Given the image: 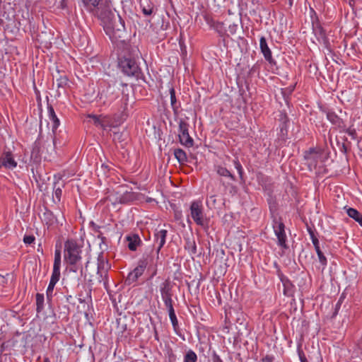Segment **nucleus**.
<instances>
[{
    "instance_id": "25",
    "label": "nucleus",
    "mask_w": 362,
    "mask_h": 362,
    "mask_svg": "<svg viewBox=\"0 0 362 362\" xmlns=\"http://www.w3.org/2000/svg\"><path fill=\"white\" fill-rule=\"evenodd\" d=\"M59 278H60V273H52L49 284L47 288V296L48 299L52 298L54 288L56 284L57 283V281L59 280Z\"/></svg>"
},
{
    "instance_id": "12",
    "label": "nucleus",
    "mask_w": 362,
    "mask_h": 362,
    "mask_svg": "<svg viewBox=\"0 0 362 362\" xmlns=\"http://www.w3.org/2000/svg\"><path fill=\"white\" fill-rule=\"evenodd\" d=\"M44 142L41 147V151H44L43 158L45 160L49 159V156L55 152V138L52 135H47L46 139L44 137Z\"/></svg>"
},
{
    "instance_id": "23",
    "label": "nucleus",
    "mask_w": 362,
    "mask_h": 362,
    "mask_svg": "<svg viewBox=\"0 0 362 362\" xmlns=\"http://www.w3.org/2000/svg\"><path fill=\"white\" fill-rule=\"evenodd\" d=\"M97 265L98 272H108L111 268L110 263L104 257L103 252L98 255Z\"/></svg>"
},
{
    "instance_id": "58",
    "label": "nucleus",
    "mask_w": 362,
    "mask_h": 362,
    "mask_svg": "<svg viewBox=\"0 0 362 362\" xmlns=\"http://www.w3.org/2000/svg\"><path fill=\"white\" fill-rule=\"evenodd\" d=\"M90 227L91 228V229L93 230V231L95 233H98L99 232L100 230V226H99L98 225H97L95 223H94L93 221H90Z\"/></svg>"
},
{
    "instance_id": "35",
    "label": "nucleus",
    "mask_w": 362,
    "mask_h": 362,
    "mask_svg": "<svg viewBox=\"0 0 362 362\" xmlns=\"http://www.w3.org/2000/svg\"><path fill=\"white\" fill-rule=\"evenodd\" d=\"M167 309L168 310L169 317L172 322V325L174 329H176V328L178 327V321L175 313V310L173 308V305L168 307Z\"/></svg>"
},
{
    "instance_id": "39",
    "label": "nucleus",
    "mask_w": 362,
    "mask_h": 362,
    "mask_svg": "<svg viewBox=\"0 0 362 362\" xmlns=\"http://www.w3.org/2000/svg\"><path fill=\"white\" fill-rule=\"evenodd\" d=\"M211 26L214 28V30L217 33H218L221 35H223L225 34L226 30L224 27V23L222 22L218 21H214L213 22Z\"/></svg>"
},
{
    "instance_id": "19",
    "label": "nucleus",
    "mask_w": 362,
    "mask_h": 362,
    "mask_svg": "<svg viewBox=\"0 0 362 362\" xmlns=\"http://www.w3.org/2000/svg\"><path fill=\"white\" fill-rule=\"evenodd\" d=\"M279 279L282 282L284 286V294L286 296H291L293 292V284L292 281L286 276L284 275L283 273H278Z\"/></svg>"
},
{
    "instance_id": "4",
    "label": "nucleus",
    "mask_w": 362,
    "mask_h": 362,
    "mask_svg": "<svg viewBox=\"0 0 362 362\" xmlns=\"http://www.w3.org/2000/svg\"><path fill=\"white\" fill-rule=\"evenodd\" d=\"M118 66L124 75L134 77L136 80L145 81V76L134 58L130 56L119 57L118 59Z\"/></svg>"
},
{
    "instance_id": "40",
    "label": "nucleus",
    "mask_w": 362,
    "mask_h": 362,
    "mask_svg": "<svg viewBox=\"0 0 362 362\" xmlns=\"http://www.w3.org/2000/svg\"><path fill=\"white\" fill-rule=\"evenodd\" d=\"M296 85H291L286 88L282 89V94L285 99V100L287 102L289 96L292 94L293 90H295Z\"/></svg>"
},
{
    "instance_id": "46",
    "label": "nucleus",
    "mask_w": 362,
    "mask_h": 362,
    "mask_svg": "<svg viewBox=\"0 0 362 362\" xmlns=\"http://www.w3.org/2000/svg\"><path fill=\"white\" fill-rule=\"evenodd\" d=\"M56 83L58 88H64L67 85L68 78L66 76H61L56 80Z\"/></svg>"
},
{
    "instance_id": "34",
    "label": "nucleus",
    "mask_w": 362,
    "mask_h": 362,
    "mask_svg": "<svg viewBox=\"0 0 362 362\" xmlns=\"http://www.w3.org/2000/svg\"><path fill=\"white\" fill-rule=\"evenodd\" d=\"M37 260L35 259H31L25 262L24 265V271L27 272H36L37 270Z\"/></svg>"
},
{
    "instance_id": "36",
    "label": "nucleus",
    "mask_w": 362,
    "mask_h": 362,
    "mask_svg": "<svg viewBox=\"0 0 362 362\" xmlns=\"http://www.w3.org/2000/svg\"><path fill=\"white\" fill-rule=\"evenodd\" d=\"M143 273H128L127 276L125 278L124 284L126 285H131L136 281L138 278L141 276Z\"/></svg>"
},
{
    "instance_id": "31",
    "label": "nucleus",
    "mask_w": 362,
    "mask_h": 362,
    "mask_svg": "<svg viewBox=\"0 0 362 362\" xmlns=\"http://www.w3.org/2000/svg\"><path fill=\"white\" fill-rule=\"evenodd\" d=\"M174 156L181 165L187 162V156L185 151L181 148H175L174 150Z\"/></svg>"
},
{
    "instance_id": "37",
    "label": "nucleus",
    "mask_w": 362,
    "mask_h": 362,
    "mask_svg": "<svg viewBox=\"0 0 362 362\" xmlns=\"http://www.w3.org/2000/svg\"><path fill=\"white\" fill-rule=\"evenodd\" d=\"M197 355L196 353L189 349L188 350L185 356H184V362H197Z\"/></svg>"
},
{
    "instance_id": "61",
    "label": "nucleus",
    "mask_w": 362,
    "mask_h": 362,
    "mask_svg": "<svg viewBox=\"0 0 362 362\" xmlns=\"http://www.w3.org/2000/svg\"><path fill=\"white\" fill-rule=\"evenodd\" d=\"M236 315H237V317L235 320H236L237 322H239L240 325H242L243 320L244 318V315H243V313H236Z\"/></svg>"
},
{
    "instance_id": "56",
    "label": "nucleus",
    "mask_w": 362,
    "mask_h": 362,
    "mask_svg": "<svg viewBox=\"0 0 362 362\" xmlns=\"http://www.w3.org/2000/svg\"><path fill=\"white\" fill-rule=\"evenodd\" d=\"M297 352H298V357H299V359L301 360L304 358H305V354L304 353V351H303V349H301V344H299L298 345V347H297Z\"/></svg>"
},
{
    "instance_id": "47",
    "label": "nucleus",
    "mask_w": 362,
    "mask_h": 362,
    "mask_svg": "<svg viewBox=\"0 0 362 362\" xmlns=\"http://www.w3.org/2000/svg\"><path fill=\"white\" fill-rule=\"evenodd\" d=\"M260 66H261V63L257 62L250 69V74H255V73L259 74V70H260Z\"/></svg>"
},
{
    "instance_id": "55",
    "label": "nucleus",
    "mask_w": 362,
    "mask_h": 362,
    "mask_svg": "<svg viewBox=\"0 0 362 362\" xmlns=\"http://www.w3.org/2000/svg\"><path fill=\"white\" fill-rule=\"evenodd\" d=\"M101 242L100 243V248L102 250H105L107 248V238L103 236L101 239H100Z\"/></svg>"
},
{
    "instance_id": "22",
    "label": "nucleus",
    "mask_w": 362,
    "mask_h": 362,
    "mask_svg": "<svg viewBox=\"0 0 362 362\" xmlns=\"http://www.w3.org/2000/svg\"><path fill=\"white\" fill-rule=\"evenodd\" d=\"M140 7L146 16H150L154 13V5L150 0H140Z\"/></svg>"
},
{
    "instance_id": "59",
    "label": "nucleus",
    "mask_w": 362,
    "mask_h": 362,
    "mask_svg": "<svg viewBox=\"0 0 362 362\" xmlns=\"http://www.w3.org/2000/svg\"><path fill=\"white\" fill-rule=\"evenodd\" d=\"M274 360V357L272 355H266L264 356L260 362H273Z\"/></svg>"
},
{
    "instance_id": "49",
    "label": "nucleus",
    "mask_w": 362,
    "mask_h": 362,
    "mask_svg": "<svg viewBox=\"0 0 362 362\" xmlns=\"http://www.w3.org/2000/svg\"><path fill=\"white\" fill-rule=\"evenodd\" d=\"M90 117L93 119L94 124L96 126H100V127H101L103 128L105 127V125L103 124V122L98 116H96V115H91Z\"/></svg>"
},
{
    "instance_id": "2",
    "label": "nucleus",
    "mask_w": 362,
    "mask_h": 362,
    "mask_svg": "<svg viewBox=\"0 0 362 362\" xmlns=\"http://www.w3.org/2000/svg\"><path fill=\"white\" fill-rule=\"evenodd\" d=\"M64 261L67 264L66 272H83L81 264V249L74 240H67L64 243Z\"/></svg>"
},
{
    "instance_id": "3",
    "label": "nucleus",
    "mask_w": 362,
    "mask_h": 362,
    "mask_svg": "<svg viewBox=\"0 0 362 362\" xmlns=\"http://www.w3.org/2000/svg\"><path fill=\"white\" fill-rule=\"evenodd\" d=\"M16 4L10 2L4 4L2 9H0V30L13 33L18 29V24L16 18Z\"/></svg>"
},
{
    "instance_id": "41",
    "label": "nucleus",
    "mask_w": 362,
    "mask_h": 362,
    "mask_svg": "<svg viewBox=\"0 0 362 362\" xmlns=\"http://www.w3.org/2000/svg\"><path fill=\"white\" fill-rule=\"evenodd\" d=\"M189 280H190V281L189 282L188 280H186L187 281V284L189 286L190 284L191 285H196L197 287L199 286L200 285V283L202 281H203L204 279H205V276H203L202 275V273H199V278H197V279H191V276H189Z\"/></svg>"
},
{
    "instance_id": "16",
    "label": "nucleus",
    "mask_w": 362,
    "mask_h": 362,
    "mask_svg": "<svg viewBox=\"0 0 362 362\" xmlns=\"http://www.w3.org/2000/svg\"><path fill=\"white\" fill-rule=\"evenodd\" d=\"M0 165L7 169H13L17 166V162L11 151H4L0 157Z\"/></svg>"
},
{
    "instance_id": "51",
    "label": "nucleus",
    "mask_w": 362,
    "mask_h": 362,
    "mask_svg": "<svg viewBox=\"0 0 362 362\" xmlns=\"http://www.w3.org/2000/svg\"><path fill=\"white\" fill-rule=\"evenodd\" d=\"M337 145L339 146V151L341 153H343L344 154L347 153V152H348V146H347V145L344 142L341 144L339 141H337Z\"/></svg>"
},
{
    "instance_id": "13",
    "label": "nucleus",
    "mask_w": 362,
    "mask_h": 362,
    "mask_svg": "<svg viewBox=\"0 0 362 362\" xmlns=\"http://www.w3.org/2000/svg\"><path fill=\"white\" fill-rule=\"evenodd\" d=\"M259 47L264 59L269 63L271 66H276V60L272 57V53L269 47L265 37L262 36L259 40Z\"/></svg>"
},
{
    "instance_id": "64",
    "label": "nucleus",
    "mask_w": 362,
    "mask_h": 362,
    "mask_svg": "<svg viewBox=\"0 0 362 362\" xmlns=\"http://www.w3.org/2000/svg\"><path fill=\"white\" fill-rule=\"evenodd\" d=\"M226 317L228 318V319H234V317L233 316L231 310H230L228 313H226Z\"/></svg>"
},
{
    "instance_id": "50",
    "label": "nucleus",
    "mask_w": 362,
    "mask_h": 362,
    "mask_svg": "<svg viewBox=\"0 0 362 362\" xmlns=\"http://www.w3.org/2000/svg\"><path fill=\"white\" fill-rule=\"evenodd\" d=\"M56 185H57V182H54V195H55L56 198L58 199V201L59 202L61 199L62 194V190L61 187H56Z\"/></svg>"
},
{
    "instance_id": "53",
    "label": "nucleus",
    "mask_w": 362,
    "mask_h": 362,
    "mask_svg": "<svg viewBox=\"0 0 362 362\" xmlns=\"http://www.w3.org/2000/svg\"><path fill=\"white\" fill-rule=\"evenodd\" d=\"M124 110H123V111L122 112V115H121V118L122 119H125L126 117H127V114L125 112V110L127 109V100H128V96L127 95L124 97Z\"/></svg>"
},
{
    "instance_id": "7",
    "label": "nucleus",
    "mask_w": 362,
    "mask_h": 362,
    "mask_svg": "<svg viewBox=\"0 0 362 362\" xmlns=\"http://www.w3.org/2000/svg\"><path fill=\"white\" fill-rule=\"evenodd\" d=\"M273 228L274 233L277 238V244L283 249H288V245L286 244V235L285 233V225L281 221V218H274L273 219Z\"/></svg>"
},
{
    "instance_id": "27",
    "label": "nucleus",
    "mask_w": 362,
    "mask_h": 362,
    "mask_svg": "<svg viewBox=\"0 0 362 362\" xmlns=\"http://www.w3.org/2000/svg\"><path fill=\"white\" fill-rule=\"evenodd\" d=\"M47 110H48L49 117L50 120H52L53 122L52 129L53 134H54L55 131L57 130V129L58 128V127L60 124V122H59V119H58V117H57L54 110L52 105H48Z\"/></svg>"
},
{
    "instance_id": "6",
    "label": "nucleus",
    "mask_w": 362,
    "mask_h": 362,
    "mask_svg": "<svg viewBox=\"0 0 362 362\" xmlns=\"http://www.w3.org/2000/svg\"><path fill=\"white\" fill-rule=\"evenodd\" d=\"M190 216L194 223L203 228L204 230L209 228V218L204 212L203 205L201 201H194L191 203Z\"/></svg>"
},
{
    "instance_id": "15",
    "label": "nucleus",
    "mask_w": 362,
    "mask_h": 362,
    "mask_svg": "<svg viewBox=\"0 0 362 362\" xmlns=\"http://www.w3.org/2000/svg\"><path fill=\"white\" fill-rule=\"evenodd\" d=\"M324 113H325L327 119L337 128L345 130V124L341 118H340L334 112L328 110L323 109L322 110Z\"/></svg>"
},
{
    "instance_id": "26",
    "label": "nucleus",
    "mask_w": 362,
    "mask_h": 362,
    "mask_svg": "<svg viewBox=\"0 0 362 362\" xmlns=\"http://www.w3.org/2000/svg\"><path fill=\"white\" fill-rule=\"evenodd\" d=\"M185 240V249L189 252L191 255L197 254V245L194 238H187Z\"/></svg>"
},
{
    "instance_id": "21",
    "label": "nucleus",
    "mask_w": 362,
    "mask_h": 362,
    "mask_svg": "<svg viewBox=\"0 0 362 362\" xmlns=\"http://www.w3.org/2000/svg\"><path fill=\"white\" fill-rule=\"evenodd\" d=\"M126 240L128 242V248L131 251H136L138 246L142 243L139 235L135 233L127 235Z\"/></svg>"
},
{
    "instance_id": "29",
    "label": "nucleus",
    "mask_w": 362,
    "mask_h": 362,
    "mask_svg": "<svg viewBox=\"0 0 362 362\" xmlns=\"http://www.w3.org/2000/svg\"><path fill=\"white\" fill-rule=\"evenodd\" d=\"M344 209L346 210V214L349 217L362 226V214L358 210L354 208H346V206Z\"/></svg>"
},
{
    "instance_id": "33",
    "label": "nucleus",
    "mask_w": 362,
    "mask_h": 362,
    "mask_svg": "<svg viewBox=\"0 0 362 362\" xmlns=\"http://www.w3.org/2000/svg\"><path fill=\"white\" fill-rule=\"evenodd\" d=\"M36 311L40 313L44 309V295L42 293H37L36 294Z\"/></svg>"
},
{
    "instance_id": "60",
    "label": "nucleus",
    "mask_w": 362,
    "mask_h": 362,
    "mask_svg": "<svg viewBox=\"0 0 362 362\" xmlns=\"http://www.w3.org/2000/svg\"><path fill=\"white\" fill-rule=\"evenodd\" d=\"M168 362H175L176 356L173 354V351L170 350L168 352Z\"/></svg>"
},
{
    "instance_id": "38",
    "label": "nucleus",
    "mask_w": 362,
    "mask_h": 362,
    "mask_svg": "<svg viewBox=\"0 0 362 362\" xmlns=\"http://www.w3.org/2000/svg\"><path fill=\"white\" fill-rule=\"evenodd\" d=\"M315 247V250L317 254L319 260L322 264H326L327 263V259L325 257L323 252L321 251L320 247V243L317 241V243H313Z\"/></svg>"
},
{
    "instance_id": "57",
    "label": "nucleus",
    "mask_w": 362,
    "mask_h": 362,
    "mask_svg": "<svg viewBox=\"0 0 362 362\" xmlns=\"http://www.w3.org/2000/svg\"><path fill=\"white\" fill-rule=\"evenodd\" d=\"M212 362H223L221 357L216 354V351H214L211 356Z\"/></svg>"
},
{
    "instance_id": "62",
    "label": "nucleus",
    "mask_w": 362,
    "mask_h": 362,
    "mask_svg": "<svg viewBox=\"0 0 362 362\" xmlns=\"http://www.w3.org/2000/svg\"><path fill=\"white\" fill-rule=\"evenodd\" d=\"M123 134L121 132H115L114 133V140H118L119 141H122L124 140L122 139Z\"/></svg>"
},
{
    "instance_id": "32",
    "label": "nucleus",
    "mask_w": 362,
    "mask_h": 362,
    "mask_svg": "<svg viewBox=\"0 0 362 362\" xmlns=\"http://www.w3.org/2000/svg\"><path fill=\"white\" fill-rule=\"evenodd\" d=\"M61 265V250L56 248L52 272H59Z\"/></svg>"
},
{
    "instance_id": "45",
    "label": "nucleus",
    "mask_w": 362,
    "mask_h": 362,
    "mask_svg": "<svg viewBox=\"0 0 362 362\" xmlns=\"http://www.w3.org/2000/svg\"><path fill=\"white\" fill-rule=\"evenodd\" d=\"M117 328L122 332L124 333L127 329V325L124 322V320L122 318L117 320Z\"/></svg>"
},
{
    "instance_id": "43",
    "label": "nucleus",
    "mask_w": 362,
    "mask_h": 362,
    "mask_svg": "<svg viewBox=\"0 0 362 362\" xmlns=\"http://www.w3.org/2000/svg\"><path fill=\"white\" fill-rule=\"evenodd\" d=\"M206 206L209 209H214L216 206V195H211L206 198Z\"/></svg>"
},
{
    "instance_id": "30",
    "label": "nucleus",
    "mask_w": 362,
    "mask_h": 362,
    "mask_svg": "<svg viewBox=\"0 0 362 362\" xmlns=\"http://www.w3.org/2000/svg\"><path fill=\"white\" fill-rule=\"evenodd\" d=\"M170 105L172 107V109L175 114H177L179 111V108L180 107V104L177 103L175 95V90L174 88H170Z\"/></svg>"
},
{
    "instance_id": "48",
    "label": "nucleus",
    "mask_w": 362,
    "mask_h": 362,
    "mask_svg": "<svg viewBox=\"0 0 362 362\" xmlns=\"http://www.w3.org/2000/svg\"><path fill=\"white\" fill-rule=\"evenodd\" d=\"M340 132H346L349 135H350L351 136V138L353 139H355L356 138V132L354 129H351V128H346L345 127V130H341L340 129Z\"/></svg>"
},
{
    "instance_id": "5",
    "label": "nucleus",
    "mask_w": 362,
    "mask_h": 362,
    "mask_svg": "<svg viewBox=\"0 0 362 362\" xmlns=\"http://www.w3.org/2000/svg\"><path fill=\"white\" fill-rule=\"evenodd\" d=\"M158 255L156 253L153 247L148 248L143 254L142 258L139 261L138 265L132 272H144L147 269L148 272L156 271V262Z\"/></svg>"
},
{
    "instance_id": "10",
    "label": "nucleus",
    "mask_w": 362,
    "mask_h": 362,
    "mask_svg": "<svg viewBox=\"0 0 362 362\" xmlns=\"http://www.w3.org/2000/svg\"><path fill=\"white\" fill-rule=\"evenodd\" d=\"M173 285L169 279L165 280L160 286L162 300L166 308L173 306Z\"/></svg>"
},
{
    "instance_id": "63",
    "label": "nucleus",
    "mask_w": 362,
    "mask_h": 362,
    "mask_svg": "<svg viewBox=\"0 0 362 362\" xmlns=\"http://www.w3.org/2000/svg\"><path fill=\"white\" fill-rule=\"evenodd\" d=\"M182 216V213L181 211H175V217L176 219H180Z\"/></svg>"
},
{
    "instance_id": "54",
    "label": "nucleus",
    "mask_w": 362,
    "mask_h": 362,
    "mask_svg": "<svg viewBox=\"0 0 362 362\" xmlns=\"http://www.w3.org/2000/svg\"><path fill=\"white\" fill-rule=\"evenodd\" d=\"M35 240V238L33 235H25L23 238V242L28 245L33 243Z\"/></svg>"
},
{
    "instance_id": "8",
    "label": "nucleus",
    "mask_w": 362,
    "mask_h": 362,
    "mask_svg": "<svg viewBox=\"0 0 362 362\" xmlns=\"http://www.w3.org/2000/svg\"><path fill=\"white\" fill-rule=\"evenodd\" d=\"M179 140L182 145L186 147H192L194 140L189 134V124L180 119L179 122Z\"/></svg>"
},
{
    "instance_id": "28",
    "label": "nucleus",
    "mask_w": 362,
    "mask_h": 362,
    "mask_svg": "<svg viewBox=\"0 0 362 362\" xmlns=\"http://www.w3.org/2000/svg\"><path fill=\"white\" fill-rule=\"evenodd\" d=\"M215 171L221 177L229 178L232 181H235V177L226 168L221 165H215Z\"/></svg>"
},
{
    "instance_id": "11",
    "label": "nucleus",
    "mask_w": 362,
    "mask_h": 362,
    "mask_svg": "<svg viewBox=\"0 0 362 362\" xmlns=\"http://www.w3.org/2000/svg\"><path fill=\"white\" fill-rule=\"evenodd\" d=\"M44 141V135L40 133L37 139L34 142L30 154V160L36 164L40 163L43 158L44 151H41V147Z\"/></svg>"
},
{
    "instance_id": "18",
    "label": "nucleus",
    "mask_w": 362,
    "mask_h": 362,
    "mask_svg": "<svg viewBox=\"0 0 362 362\" xmlns=\"http://www.w3.org/2000/svg\"><path fill=\"white\" fill-rule=\"evenodd\" d=\"M168 231L165 229L158 230L156 229V232L154 234L155 241L158 244L157 249L156 250V253L158 255L159 251L163 247L165 243V238L167 236Z\"/></svg>"
},
{
    "instance_id": "24",
    "label": "nucleus",
    "mask_w": 362,
    "mask_h": 362,
    "mask_svg": "<svg viewBox=\"0 0 362 362\" xmlns=\"http://www.w3.org/2000/svg\"><path fill=\"white\" fill-rule=\"evenodd\" d=\"M267 196V204L269 206L271 216L274 219V218H276L275 216V214L277 213L278 211V203L276 202V197L274 196L273 194H269Z\"/></svg>"
},
{
    "instance_id": "52",
    "label": "nucleus",
    "mask_w": 362,
    "mask_h": 362,
    "mask_svg": "<svg viewBox=\"0 0 362 362\" xmlns=\"http://www.w3.org/2000/svg\"><path fill=\"white\" fill-rule=\"evenodd\" d=\"M308 232L310 236L313 243H317L318 240L317 238L315 236L314 231L311 228H308Z\"/></svg>"
},
{
    "instance_id": "42",
    "label": "nucleus",
    "mask_w": 362,
    "mask_h": 362,
    "mask_svg": "<svg viewBox=\"0 0 362 362\" xmlns=\"http://www.w3.org/2000/svg\"><path fill=\"white\" fill-rule=\"evenodd\" d=\"M233 165H234L235 168L238 170V173L239 174V176H240V178L241 181L244 182V180H243L244 170H243L242 165L240 164V163L238 160V159L236 158V159L233 160Z\"/></svg>"
},
{
    "instance_id": "17",
    "label": "nucleus",
    "mask_w": 362,
    "mask_h": 362,
    "mask_svg": "<svg viewBox=\"0 0 362 362\" xmlns=\"http://www.w3.org/2000/svg\"><path fill=\"white\" fill-rule=\"evenodd\" d=\"M259 184L262 187L267 194H271L274 192V183L272 182V179L263 174H260L257 176Z\"/></svg>"
},
{
    "instance_id": "9",
    "label": "nucleus",
    "mask_w": 362,
    "mask_h": 362,
    "mask_svg": "<svg viewBox=\"0 0 362 362\" xmlns=\"http://www.w3.org/2000/svg\"><path fill=\"white\" fill-rule=\"evenodd\" d=\"M303 158L305 160V164L308 166L309 171L311 172L316 169L319 160L321 158V153L315 148H311L304 152Z\"/></svg>"
},
{
    "instance_id": "20",
    "label": "nucleus",
    "mask_w": 362,
    "mask_h": 362,
    "mask_svg": "<svg viewBox=\"0 0 362 362\" xmlns=\"http://www.w3.org/2000/svg\"><path fill=\"white\" fill-rule=\"evenodd\" d=\"M313 30L318 40L327 41L326 32L317 19L313 21Z\"/></svg>"
},
{
    "instance_id": "14",
    "label": "nucleus",
    "mask_w": 362,
    "mask_h": 362,
    "mask_svg": "<svg viewBox=\"0 0 362 362\" xmlns=\"http://www.w3.org/2000/svg\"><path fill=\"white\" fill-rule=\"evenodd\" d=\"M279 137L281 140L286 141L288 136V129L290 124V119L285 112H281L279 115Z\"/></svg>"
},
{
    "instance_id": "1",
    "label": "nucleus",
    "mask_w": 362,
    "mask_h": 362,
    "mask_svg": "<svg viewBox=\"0 0 362 362\" xmlns=\"http://www.w3.org/2000/svg\"><path fill=\"white\" fill-rule=\"evenodd\" d=\"M86 10L100 22L105 34L112 42H124L128 33L125 15L122 16L112 8L110 0H82Z\"/></svg>"
},
{
    "instance_id": "44",
    "label": "nucleus",
    "mask_w": 362,
    "mask_h": 362,
    "mask_svg": "<svg viewBox=\"0 0 362 362\" xmlns=\"http://www.w3.org/2000/svg\"><path fill=\"white\" fill-rule=\"evenodd\" d=\"M344 299V297H343V296H341L339 298L338 302L335 305V307H334V312H333L332 315V318H334L337 315V314L339 313V309L341 308V304L343 303Z\"/></svg>"
}]
</instances>
